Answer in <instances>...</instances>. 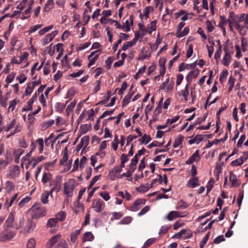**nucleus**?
<instances>
[{"label": "nucleus", "instance_id": "1", "mask_svg": "<svg viewBox=\"0 0 248 248\" xmlns=\"http://www.w3.org/2000/svg\"><path fill=\"white\" fill-rule=\"evenodd\" d=\"M33 219H38L45 216L46 214V209L43 207L39 202L35 203L32 207L28 210Z\"/></svg>", "mask_w": 248, "mask_h": 248}, {"label": "nucleus", "instance_id": "2", "mask_svg": "<svg viewBox=\"0 0 248 248\" xmlns=\"http://www.w3.org/2000/svg\"><path fill=\"white\" fill-rule=\"evenodd\" d=\"M231 18L233 20V22H237L240 24L241 22H244V24L247 26L248 25V15L245 14H238L234 16L232 15V13H230Z\"/></svg>", "mask_w": 248, "mask_h": 248}, {"label": "nucleus", "instance_id": "3", "mask_svg": "<svg viewBox=\"0 0 248 248\" xmlns=\"http://www.w3.org/2000/svg\"><path fill=\"white\" fill-rule=\"evenodd\" d=\"M75 185L72 180H69L63 185V193L68 197H71L75 189Z\"/></svg>", "mask_w": 248, "mask_h": 248}, {"label": "nucleus", "instance_id": "4", "mask_svg": "<svg viewBox=\"0 0 248 248\" xmlns=\"http://www.w3.org/2000/svg\"><path fill=\"white\" fill-rule=\"evenodd\" d=\"M16 223L13 213L11 212L3 225L4 231H7L9 228H14L15 229Z\"/></svg>", "mask_w": 248, "mask_h": 248}, {"label": "nucleus", "instance_id": "5", "mask_svg": "<svg viewBox=\"0 0 248 248\" xmlns=\"http://www.w3.org/2000/svg\"><path fill=\"white\" fill-rule=\"evenodd\" d=\"M50 186H52L50 192V195L51 197H53L52 193L56 192H59L61 188V181L58 178L54 179L50 183Z\"/></svg>", "mask_w": 248, "mask_h": 248}, {"label": "nucleus", "instance_id": "6", "mask_svg": "<svg viewBox=\"0 0 248 248\" xmlns=\"http://www.w3.org/2000/svg\"><path fill=\"white\" fill-rule=\"evenodd\" d=\"M92 208L96 212H101L105 208V202L101 199L94 200L92 204Z\"/></svg>", "mask_w": 248, "mask_h": 248}, {"label": "nucleus", "instance_id": "7", "mask_svg": "<svg viewBox=\"0 0 248 248\" xmlns=\"http://www.w3.org/2000/svg\"><path fill=\"white\" fill-rule=\"evenodd\" d=\"M224 51L225 52V54L222 60V63L225 66H228L231 61V54L233 52H229L228 50V47L227 45L224 46Z\"/></svg>", "mask_w": 248, "mask_h": 248}, {"label": "nucleus", "instance_id": "8", "mask_svg": "<svg viewBox=\"0 0 248 248\" xmlns=\"http://www.w3.org/2000/svg\"><path fill=\"white\" fill-rule=\"evenodd\" d=\"M35 226L36 224L34 222L31 220L28 219L27 220L25 227H24L22 231L24 232H32L34 230Z\"/></svg>", "mask_w": 248, "mask_h": 248}, {"label": "nucleus", "instance_id": "9", "mask_svg": "<svg viewBox=\"0 0 248 248\" xmlns=\"http://www.w3.org/2000/svg\"><path fill=\"white\" fill-rule=\"evenodd\" d=\"M145 202L146 200L145 199H138L135 201L133 205L130 207V210L133 212L137 211L140 208V205L145 204Z\"/></svg>", "mask_w": 248, "mask_h": 248}, {"label": "nucleus", "instance_id": "10", "mask_svg": "<svg viewBox=\"0 0 248 248\" xmlns=\"http://www.w3.org/2000/svg\"><path fill=\"white\" fill-rule=\"evenodd\" d=\"M61 235L59 234H57L53 236L50 238L48 242L46 245V247L47 248H51L55 244H56L58 242H60L61 238Z\"/></svg>", "mask_w": 248, "mask_h": 248}, {"label": "nucleus", "instance_id": "11", "mask_svg": "<svg viewBox=\"0 0 248 248\" xmlns=\"http://www.w3.org/2000/svg\"><path fill=\"white\" fill-rule=\"evenodd\" d=\"M185 233H186V235H184V238L185 239L190 238L192 236L191 232L189 230L183 229L179 232L175 234L172 237V238L179 239L182 237Z\"/></svg>", "mask_w": 248, "mask_h": 248}, {"label": "nucleus", "instance_id": "12", "mask_svg": "<svg viewBox=\"0 0 248 248\" xmlns=\"http://www.w3.org/2000/svg\"><path fill=\"white\" fill-rule=\"evenodd\" d=\"M15 235V233L12 231L7 233L2 232L0 233V242H4L6 240H9L13 238Z\"/></svg>", "mask_w": 248, "mask_h": 248}, {"label": "nucleus", "instance_id": "13", "mask_svg": "<svg viewBox=\"0 0 248 248\" xmlns=\"http://www.w3.org/2000/svg\"><path fill=\"white\" fill-rule=\"evenodd\" d=\"M58 33V31H54L50 33L47 34L45 37V38L43 40L42 45L43 46H45L48 43L52 41L54 38V37Z\"/></svg>", "mask_w": 248, "mask_h": 248}, {"label": "nucleus", "instance_id": "14", "mask_svg": "<svg viewBox=\"0 0 248 248\" xmlns=\"http://www.w3.org/2000/svg\"><path fill=\"white\" fill-rule=\"evenodd\" d=\"M68 149H67V147H66L64 150L62 158L60 160V163L62 165H68V167L70 168L71 167L72 160H70L69 161L68 163H67L66 162L68 160Z\"/></svg>", "mask_w": 248, "mask_h": 248}, {"label": "nucleus", "instance_id": "15", "mask_svg": "<svg viewBox=\"0 0 248 248\" xmlns=\"http://www.w3.org/2000/svg\"><path fill=\"white\" fill-rule=\"evenodd\" d=\"M200 73V70L197 68L196 70H192L188 73L186 76V80L188 84H190L193 78H196Z\"/></svg>", "mask_w": 248, "mask_h": 248}, {"label": "nucleus", "instance_id": "16", "mask_svg": "<svg viewBox=\"0 0 248 248\" xmlns=\"http://www.w3.org/2000/svg\"><path fill=\"white\" fill-rule=\"evenodd\" d=\"M90 137L89 136H85L81 139L80 143L78 145L77 148L78 149H81L82 147L86 148L89 144Z\"/></svg>", "mask_w": 248, "mask_h": 248}, {"label": "nucleus", "instance_id": "17", "mask_svg": "<svg viewBox=\"0 0 248 248\" xmlns=\"http://www.w3.org/2000/svg\"><path fill=\"white\" fill-rule=\"evenodd\" d=\"M199 179L198 177H192L188 180L187 186L188 187L194 188L200 185L199 183Z\"/></svg>", "mask_w": 248, "mask_h": 248}, {"label": "nucleus", "instance_id": "18", "mask_svg": "<svg viewBox=\"0 0 248 248\" xmlns=\"http://www.w3.org/2000/svg\"><path fill=\"white\" fill-rule=\"evenodd\" d=\"M122 171V169L119 166H117L109 171L108 176L111 180H114L115 178L116 174L120 173Z\"/></svg>", "mask_w": 248, "mask_h": 248}, {"label": "nucleus", "instance_id": "19", "mask_svg": "<svg viewBox=\"0 0 248 248\" xmlns=\"http://www.w3.org/2000/svg\"><path fill=\"white\" fill-rule=\"evenodd\" d=\"M200 158V156L199 155V150H196L195 152L187 159L186 161V164H191L194 161H195L197 158Z\"/></svg>", "mask_w": 248, "mask_h": 248}, {"label": "nucleus", "instance_id": "20", "mask_svg": "<svg viewBox=\"0 0 248 248\" xmlns=\"http://www.w3.org/2000/svg\"><path fill=\"white\" fill-rule=\"evenodd\" d=\"M196 66V62H194L191 64H185L182 63L179 66V71H183L185 69H194Z\"/></svg>", "mask_w": 248, "mask_h": 248}, {"label": "nucleus", "instance_id": "21", "mask_svg": "<svg viewBox=\"0 0 248 248\" xmlns=\"http://www.w3.org/2000/svg\"><path fill=\"white\" fill-rule=\"evenodd\" d=\"M233 25L235 29L238 31L241 35L244 36L246 34V31L244 30L245 26H243L236 22H233Z\"/></svg>", "mask_w": 248, "mask_h": 248}, {"label": "nucleus", "instance_id": "22", "mask_svg": "<svg viewBox=\"0 0 248 248\" xmlns=\"http://www.w3.org/2000/svg\"><path fill=\"white\" fill-rule=\"evenodd\" d=\"M37 94L36 93H35L34 95L32 96V97L28 101V108H23V110L24 111H29L31 110L32 109V104L34 101H35L37 99Z\"/></svg>", "mask_w": 248, "mask_h": 248}, {"label": "nucleus", "instance_id": "23", "mask_svg": "<svg viewBox=\"0 0 248 248\" xmlns=\"http://www.w3.org/2000/svg\"><path fill=\"white\" fill-rule=\"evenodd\" d=\"M230 180L232 182V186H238L239 183H237V179L236 176L232 172H230Z\"/></svg>", "mask_w": 248, "mask_h": 248}, {"label": "nucleus", "instance_id": "24", "mask_svg": "<svg viewBox=\"0 0 248 248\" xmlns=\"http://www.w3.org/2000/svg\"><path fill=\"white\" fill-rule=\"evenodd\" d=\"M94 238V237L93 233L90 232H87L84 233L83 236V241H92Z\"/></svg>", "mask_w": 248, "mask_h": 248}, {"label": "nucleus", "instance_id": "25", "mask_svg": "<svg viewBox=\"0 0 248 248\" xmlns=\"http://www.w3.org/2000/svg\"><path fill=\"white\" fill-rule=\"evenodd\" d=\"M16 120L14 119L9 124H8L4 126L5 131L6 132H8L11 131L13 128H15V126L16 125Z\"/></svg>", "mask_w": 248, "mask_h": 248}, {"label": "nucleus", "instance_id": "26", "mask_svg": "<svg viewBox=\"0 0 248 248\" xmlns=\"http://www.w3.org/2000/svg\"><path fill=\"white\" fill-rule=\"evenodd\" d=\"M52 179V175L48 172H44L42 178V182L44 184H46L47 182H49Z\"/></svg>", "mask_w": 248, "mask_h": 248}, {"label": "nucleus", "instance_id": "27", "mask_svg": "<svg viewBox=\"0 0 248 248\" xmlns=\"http://www.w3.org/2000/svg\"><path fill=\"white\" fill-rule=\"evenodd\" d=\"M20 171V170L19 167L17 165H16L14 166L13 170H11L10 176L11 178L16 177L19 175Z\"/></svg>", "mask_w": 248, "mask_h": 248}, {"label": "nucleus", "instance_id": "28", "mask_svg": "<svg viewBox=\"0 0 248 248\" xmlns=\"http://www.w3.org/2000/svg\"><path fill=\"white\" fill-rule=\"evenodd\" d=\"M50 195V192L45 191L41 196V201L44 204H47L48 202V197Z\"/></svg>", "mask_w": 248, "mask_h": 248}, {"label": "nucleus", "instance_id": "29", "mask_svg": "<svg viewBox=\"0 0 248 248\" xmlns=\"http://www.w3.org/2000/svg\"><path fill=\"white\" fill-rule=\"evenodd\" d=\"M66 215L65 211H61L56 215L55 219H57L58 222V221H63L65 219Z\"/></svg>", "mask_w": 248, "mask_h": 248}, {"label": "nucleus", "instance_id": "30", "mask_svg": "<svg viewBox=\"0 0 248 248\" xmlns=\"http://www.w3.org/2000/svg\"><path fill=\"white\" fill-rule=\"evenodd\" d=\"M184 137L183 136L181 135H179L178 137L176 138L174 140V142L173 144V147L174 148H177L179 145L182 144L183 141L184 140Z\"/></svg>", "mask_w": 248, "mask_h": 248}, {"label": "nucleus", "instance_id": "31", "mask_svg": "<svg viewBox=\"0 0 248 248\" xmlns=\"http://www.w3.org/2000/svg\"><path fill=\"white\" fill-rule=\"evenodd\" d=\"M58 222L57 220V219L55 218H51L48 219L47 222L46 223V227L47 228H52L56 226Z\"/></svg>", "mask_w": 248, "mask_h": 248}, {"label": "nucleus", "instance_id": "32", "mask_svg": "<svg viewBox=\"0 0 248 248\" xmlns=\"http://www.w3.org/2000/svg\"><path fill=\"white\" fill-rule=\"evenodd\" d=\"M151 138L150 135L145 134L141 139H139V141L140 142V144L145 143V144L148 143L151 140Z\"/></svg>", "mask_w": 248, "mask_h": 248}, {"label": "nucleus", "instance_id": "33", "mask_svg": "<svg viewBox=\"0 0 248 248\" xmlns=\"http://www.w3.org/2000/svg\"><path fill=\"white\" fill-rule=\"evenodd\" d=\"M156 241V238H151L148 239L144 243L142 248H148L153 245Z\"/></svg>", "mask_w": 248, "mask_h": 248}, {"label": "nucleus", "instance_id": "34", "mask_svg": "<svg viewBox=\"0 0 248 248\" xmlns=\"http://www.w3.org/2000/svg\"><path fill=\"white\" fill-rule=\"evenodd\" d=\"M150 188L148 184H147L146 185H141L139 187L136 188V190L140 193H144L147 191Z\"/></svg>", "mask_w": 248, "mask_h": 248}, {"label": "nucleus", "instance_id": "35", "mask_svg": "<svg viewBox=\"0 0 248 248\" xmlns=\"http://www.w3.org/2000/svg\"><path fill=\"white\" fill-rule=\"evenodd\" d=\"M189 84H187L185 87V89L183 90H182L181 91V95L184 97L185 101L187 100V96L189 94V90H188V87H189Z\"/></svg>", "mask_w": 248, "mask_h": 248}, {"label": "nucleus", "instance_id": "36", "mask_svg": "<svg viewBox=\"0 0 248 248\" xmlns=\"http://www.w3.org/2000/svg\"><path fill=\"white\" fill-rule=\"evenodd\" d=\"M179 213L177 211H171L169 213L167 216V219L169 220H172L174 219L175 217H179Z\"/></svg>", "mask_w": 248, "mask_h": 248}, {"label": "nucleus", "instance_id": "37", "mask_svg": "<svg viewBox=\"0 0 248 248\" xmlns=\"http://www.w3.org/2000/svg\"><path fill=\"white\" fill-rule=\"evenodd\" d=\"M54 2L52 0H48L44 6V11L45 12L49 11L53 7Z\"/></svg>", "mask_w": 248, "mask_h": 248}, {"label": "nucleus", "instance_id": "38", "mask_svg": "<svg viewBox=\"0 0 248 248\" xmlns=\"http://www.w3.org/2000/svg\"><path fill=\"white\" fill-rule=\"evenodd\" d=\"M133 95V93H128L124 97V99L123 100V107H124L127 106L129 103L130 102V99Z\"/></svg>", "mask_w": 248, "mask_h": 248}, {"label": "nucleus", "instance_id": "39", "mask_svg": "<svg viewBox=\"0 0 248 248\" xmlns=\"http://www.w3.org/2000/svg\"><path fill=\"white\" fill-rule=\"evenodd\" d=\"M80 233V229H78L75 230L74 232H72L71 234V241L75 243L76 241L77 237L78 235H79Z\"/></svg>", "mask_w": 248, "mask_h": 248}, {"label": "nucleus", "instance_id": "40", "mask_svg": "<svg viewBox=\"0 0 248 248\" xmlns=\"http://www.w3.org/2000/svg\"><path fill=\"white\" fill-rule=\"evenodd\" d=\"M25 224V219L23 217H20L18 223H16V230H18L21 228L24 229Z\"/></svg>", "mask_w": 248, "mask_h": 248}, {"label": "nucleus", "instance_id": "41", "mask_svg": "<svg viewBox=\"0 0 248 248\" xmlns=\"http://www.w3.org/2000/svg\"><path fill=\"white\" fill-rule=\"evenodd\" d=\"M242 47L243 51H246L248 50V41L247 38L242 37L241 39Z\"/></svg>", "mask_w": 248, "mask_h": 248}, {"label": "nucleus", "instance_id": "42", "mask_svg": "<svg viewBox=\"0 0 248 248\" xmlns=\"http://www.w3.org/2000/svg\"><path fill=\"white\" fill-rule=\"evenodd\" d=\"M36 142L39 145V153H42L44 150V140L42 138H39L36 140Z\"/></svg>", "mask_w": 248, "mask_h": 248}, {"label": "nucleus", "instance_id": "43", "mask_svg": "<svg viewBox=\"0 0 248 248\" xmlns=\"http://www.w3.org/2000/svg\"><path fill=\"white\" fill-rule=\"evenodd\" d=\"M189 28L188 27H186L184 29L183 31H180V32L178 34H177V35L176 36L178 38L182 37L183 36H185L186 34H187L189 32Z\"/></svg>", "mask_w": 248, "mask_h": 248}, {"label": "nucleus", "instance_id": "44", "mask_svg": "<svg viewBox=\"0 0 248 248\" xmlns=\"http://www.w3.org/2000/svg\"><path fill=\"white\" fill-rule=\"evenodd\" d=\"M164 142H159L156 140L153 141L151 144L148 145L147 147L149 149H151L154 147H161L163 146Z\"/></svg>", "mask_w": 248, "mask_h": 248}, {"label": "nucleus", "instance_id": "45", "mask_svg": "<svg viewBox=\"0 0 248 248\" xmlns=\"http://www.w3.org/2000/svg\"><path fill=\"white\" fill-rule=\"evenodd\" d=\"M53 25H49L48 26L45 27L39 31V34L40 35H43L45 33H46V32L49 31L50 30H51L53 28Z\"/></svg>", "mask_w": 248, "mask_h": 248}, {"label": "nucleus", "instance_id": "46", "mask_svg": "<svg viewBox=\"0 0 248 248\" xmlns=\"http://www.w3.org/2000/svg\"><path fill=\"white\" fill-rule=\"evenodd\" d=\"M228 75V72L227 70L222 71L219 77V81L221 83H223L226 80Z\"/></svg>", "mask_w": 248, "mask_h": 248}, {"label": "nucleus", "instance_id": "47", "mask_svg": "<svg viewBox=\"0 0 248 248\" xmlns=\"http://www.w3.org/2000/svg\"><path fill=\"white\" fill-rule=\"evenodd\" d=\"M6 189L9 192H10L14 188V185L10 181H7L5 183Z\"/></svg>", "mask_w": 248, "mask_h": 248}, {"label": "nucleus", "instance_id": "48", "mask_svg": "<svg viewBox=\"0 0 248 248\" xmlns=\"http://www.w3.org/2000/svg\"><path fill=\"white\" fill-rule=\"evenodd\" d=\"M178 205L179 206L176 208L177 209H186L188 206V204L183 200L179 202Z\"/></svg>", "mask_w": 248, "mask_h": 248}, {"label": "nucleus", "instance_id": "49", "mask_svg": "<svg viewBox=\"0 0 248 248\" xmlns=\"http://www.w3.org/2000/svg\"><path fill=\"white\" fill-rule=\"evenodd\" d=\"M34 90V88L32 86L31 83H29L27 85V86L26 88V90L25 92V94L26 95H29L31 94L32 91Z\"/></svg>", "mask_w": 248, "mask_h": 248}, {"label": "nucleus", "instance_id": "50", "mask_svg": "<svg viewBox=\"0 0 248 248\" xmlns=\"http://www.w3.org/2000/svg\"><path fill=\"white\" fill-rule=\"evenodd\" d=\"M90 127V125H88L87 124H84L80 125V129L81 130V132L82 134H85L88 132Z\"/></svg>", "mask_w": 248, "mask_h": 248}, {"label": "nucleus", "instance_id": "51", "mask_svg": "<svg viewBox=\"0 0 248 248\" xmlns=\"http://www.w3.org/2000/svg\"><path fill=\"white\" fill-rule=\"evenodd\" d=\"M35 241L33 238L30 239L27 244L26 248H35Z\"/></svg>", "mask_w": 248, "mask_h": 248}, {"label": "nucleus", "instance_id": "52", "mask_svg": "<svg viewBox=\"0 0 248 248\" xmlns=\"http://www.w3.org/2000/svg\"><path fill=\"white\" fill-rule=\"evenodd\" d=\"M114 59L112 57H109L106 61V68L108 70L111 68V64L114 61Z\"/></svg>", "mask_w": 248, "mask_h": 248}, {"label": "nucleus", "instance_id": "53", "mask_svg": "<svg viewBox=\"0 0 248 248\" xmlns=\"http://www.w3.org/2000/svg\"><path fill=\"white\" fill-rule=\"evenodd\" d=\"M55 248H68L67 244L65 240L64 239L61 240L59 243L57 244Z\"/></svg>", "mask_w": 248, "mask_h": 248}, {"label": "nucleus", "instance_id": "54", "mask_svg": "<svg viewBox=\"0 0 248 248\" xmlns=\"http://www.w3.org/2000/svg\"><path fill=\"white\" fill-rule=\"evenodd\" d=\"M21 131L20 127L18 124L16 125L15 129L13 131L10 132V134L7 136V138H9L11 136L14 135L15 134Z\"/></svg>", "mask_w": 248, "mask_h": 248}, {"label": "nucleus", "instance_id": "55", "mask_svg": "<svg viewBox=\"0 0 248 248\" xmlns=\"http://www.w3.org/2000/svg\"><path fill=\"white\" fill-rule=\"evenodd\" d=\"M65 107V105L61 102L56 104L55 108L57 111H62Z\"/></svg>", "mask_w": 248, "mask_h": 248}, {"label": "nucleus", "instance_id": "56", "mask_svg": "<svg viewBox=\"0 0 248 248\" xmlns=\"http://www.w3.org/2000/svg\"><path fill=\"white\" fill-rule=\"evenodd\" d=\"M243 160L242 159L238 158L236 159L233 161H232L231 162V165L232 166H240L243 164Z\"/></svg>", "mask_w": 248, "mask_h": 248}, {"label": "nucleus", "instance_id": "57", "mask_svg": "<svg viewBox=\"0 0 248 248\" xmlns=\"http://www.w3.org/2000/svg\"><path fill=\"white\" fill-rule=\"evenodd\" d=\"M132 220V218L130 217H126L123 218L120 221L121 224H128L130 223Z\"/></svg>", "mask_w": 248, "mask_h": 248}, {"label": "nucleus", "instance_id": "58", "mask_svg": "<svg viewBox=\"0 0 248 248\" xmlns=\"http://www.w3.org/2000/svg\"><path fill=\"white\" fill-rule=\"evenodd\" d=\"M100 196L106 201H108L110 199V196L108 192L103 191L100 193Z\"/></svg>", "mask_w": 248, "mask_h": 248}, {"label": "nucleus", "instance_id": "59", "mask_svg": "<svg viewBox=\"0 0 248 248\" xmlns=\"http://www.w3.org/2000/svg\"><path fill=\"white\" fill-rule=\"evenodd\" d=\"M134 44L131 41H128L125 42L123 46L122 49L124 51L126 50L129 47H131L134 46Z\"/></svg>", "mask_w": 248, "mask_h": 248}, {"label": "nucleus", "instance_id": "60", "mask_svg": "<svg viewBox=\"0 0 248 248\" xmlns=\"http://www.w3.org/2000/svg\"><path fill=\"white\" fill-rule=\"evenodd\" d=\"M139 161V157L137 155H135L134 157L132 159L129 167L132 169L133 166L135 167Z\"/></svg>", "mask_w": 248, "mask_h": 248}, {"label": "nucleus", "instance_id": "61", "mask_svg": "<svg viewBox=\"0 0 248 248\" xmlns=\"http://www.w3.org/2000/svg\"><path fill=\"white\" fill-rule=\"evenodd\" d=\"M99 177L100 175H96L92 179L89 185L88 189L92 187L94 184L98 180Z\"/></svg>", "mask_w": 248, "mask_h": 248}, {"label": "nucleus", "instance_id": "62", "mask_svg": "<svg viewBox=\"0 0 248 248\" xmlns=\"http://www.w3.org/2000/svg\"><path fill=\"white\" fill-rule=\"evenodd\" d=\"M128 87V85L126 82H124L122 83V87L120 90L118 92V94L120 95H122L126 89Z\"/></svg>", "mask_w": 248, "mask_h": 248}, {"label": "nucleus", "instance_id": "63", "mask_svg": "<svg viewBox=\"0 0 248 248\" xmlns=\"http://www.w3.org/2000/svg\"><path fill=\"white\" fill-rule=\"evenodd\" d=\"M22 154V152L18 151L17 152H15L14 155H15V158L14 159V162L18 164L19 162L20 156Z\"/></svg>", "mask_w": 248, "mask_h": 248}, {"label": "nucleus", "instance_id": "64", "mask_svg": "<svg viewBox=\"0 0 248 248\" xmlns=\"http://www.w3.org/2000/svg\"><path fill=\"white\" fill-rule=\"evenodd\" d=\"M193 52V45L190 44L188 46V49L186 51V56L187 58H189L192 55Z\"/></svg>", "mask_w": 248, "mask_h": 248}]
</instances>
